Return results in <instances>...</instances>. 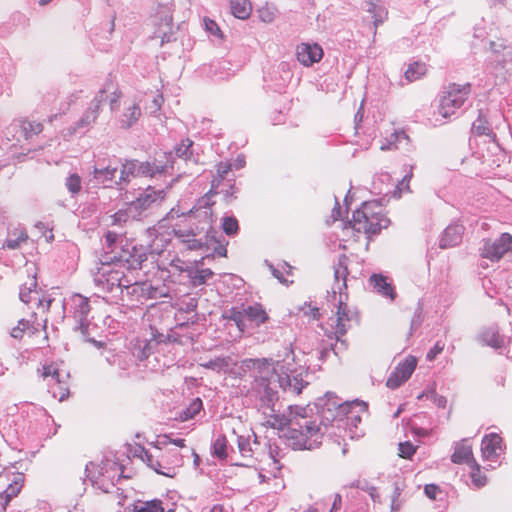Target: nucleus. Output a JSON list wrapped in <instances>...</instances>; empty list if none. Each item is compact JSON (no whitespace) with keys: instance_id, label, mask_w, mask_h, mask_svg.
I'll list each match as a JSON object with an SVG mask.
<instances>
[{"instance_id":"obj_1","label":"nucleus","mask_w":512,"mask_h":512,"mask_svg":"<svg viewBox=\"0 0 512 512\" xmlns=\"http://www.w3.org/2000/svg\"><path fill=\"white\" fill-rule=\"evenodd\" d=\"M263 387V401L266 399L267 405L262 411L264 420L262 426L270 427L276 430H283L286 426L289 428V416H281L275 413L274 402L277 401L276 388L283 390L292 389L295 394H300L303 385L291 384L289 375L281 361H272L270 359L258 360V388ZM261 391L258 389V393Z\"/></svg>"},{"instance_id":"obj_2","label":"nucleus","mask_w":512,"mask_h":512,"mask_svg":"<svg viewBox=\"0 0 512 512\" xmlns=\"http://www.w3.org/2000/svg\"><path fill=\"white\" fill-rule=\"evenodd\" d=\"M349 259L346 255H341L338 258L337 264L334 266V284L332 287V298L337 301L335 312L334 332L337 339L344 336L352 322L357 321V313L348 304L347 293V277L349 275L348 269Z\"/></svg>"},{"instance_id":"obj_3","label":"nucleus","mask_w":512,"mask_h":512,"mask_svg":"<svg viewBox=\"0 0 512 512\" xmlns=\"http://www.w3.org/2000/svg\"><path fill=\"white\" fill-rule=\"evenodd\" d=\"M389 224L390 220L384 207L377 201H367L353 212L352 219L344 227V231L346 235H351L355 242L360 241L362 237L368 241Z\"/></svg>"},{"instance_id":"obj_4","label":"nucleus","mask_w":512,"mask_h":512,"mask_svg":"<svg viewBox=\"0 0 512 512\" xmlns=\"http://www.w3.org/2000/svg\"><path fill=\"white\" fill-rule=\"evenodd\" d=\"M307 408L289 407V428L286 437L297 449H312L320 438V424L308 416Z\"/></svg>"},{"instance_id":"obj_5","label":"nucleus","mask_w":512,"mask_h":512,"mask_svg":"<svg viewBox=\"0 0 512 512\" xmlns=\"http://www.w3.org/2000/svg\"><path fill=\"white\" fill-rule=\"evenodd\" d=\"M128 260L118 259L111 263H102L95 274V283L106 292H110L114 287H128L130 280H124L125 271L129 270Z\"/></svg>"},{"instance_id":"obj_6","label":"nucleus","mask_w":512,"mask_h":512,"mask_svg":"<svg viewBox=\"0 0 512 512\" xmlns=\"http://www.w3.org/2000/svg\"><path fill=\"white\" fill-rule=\"evenodd\" d=\"M471 94V84L450 83L440 98L438 111L443 118H449L463 106Z\"/></svg>"},{"instance_id":"obj_7","label":"nucleus","mask_w":512,"mask_h":512,"mask_svg":"<svg viewBox=\"0 0 512 512\" xmlns=\"http://www.w3.org/2000/svg\"><path fill=\"white\" fill-rule=\"evenodd\" d=\"M143 460L156 473L170 478L183 465V456L176 450H167L157 457L145 452Z\"/></svg>"},{"instance_id":"obj_8","label":"nucleus","mask_w":512,"mask_h":512,"mask_svg":"<svg viewBox=\"0 0 512 512\" xmlns=\"http://www.w3.org/2000/svg\"><path fill=\"white\" fill-rule=\"evenodd\" d=\"M86 476L104 492H108L117 474L116 463L110 460L90 462L86 465Z\"/></svg>"},{"instance_id":"obj_9","label":"nucleus","mask_w":512,"mask_h":512,"mask_svg":"<svg viewBox=\"0 0 512 512\" xmlns=\"http://www.w3.org/2000/svg\"><path fill=\"white\" fill-rule=\"evenodd\" d=\"M512 242L510 233H502L499 238H485L479 248V255L492 262H498L507 253V246Z\"/></svg>"},{"instance_id":"obj_10","label":"nucleus","mask_w":512,"mask_h":512,"mask_svg":"<svg viewBox=\"0 0 512 512\" xmlns=\"http://www.w3.org/2000/svg\"><path fill=\"white\" fill-rule=\"evenodd\" d=\"M70 305L77 328L82 334H86L90 324L88 319L90 313L89 299L81 294H74L70 298Z\"/></svg>"},{"instance_id":"obj_11","label":"nucleus","mask_w":512,"mask_h":512,"mask_svg":"<svg viewBox=\"0 0 512 512\" xmlns=\"http://www.w3.org/2000/svg\"><path fill=\"white\" fill-rule=\"evenodd\" d=\"M416 366L417 359L414 356L406 357L388 377L386 382L387 387L395 389L401 386L410 378Z\"/></svg>"},{"instance_id":"obj_12","label":"nucleus","mask_w":512,"mask_h":512,"mask_svg":"<svg viewBox=\"0 0 512 512\" xmlns=\"http://www.w3.org/2000/svg\"><path fill=\"white\" fill-rule=\"evenodd\" d=\"M42 376L48 379V385L54 397L63 401L69 395L68 388L63 381V375L53 365L43 366Z\"/></svg>"},{"instance_id":"obj_13","label":"nucleus","mask_w":512,"mask_h":512,"mask_svg":"<svg viewBox=\"0 0 512 512\" xmlns=\"http://www.w3.org/2000/svg\"><path fill=\"white\" fill-rule=\"evenodd\" d=\"M324 52L320 45L301 43L296 47L297 60L304 66L309 67L318 63L323 58Z\"/></svg>"},{"instance_id":"obj_14","label":"nucleus","mask_w":512,"mask_h":512,"mask_svg":"<svg viewBox=\"0 0 512 512\" xmlns=\"http://www.w3.org/2000/svg\"><path fill=\"white\" fill-rule=\"evenodd\" d=\"M502 451V438L497 433L485 435L481 442V455L486 461L495 462Z\"/></svg>"},{"instance_id":"obj_15","label":"nucleus","mask_w":512,"mask_h":512,"mask_svg":"<svg viewBox=\"0 0 512 512\" xmlns=\"http://www.w3.org/2000/svg\"><path fill=\"white\" fill-rule=\"evenodd\" d=\"M451 461L455 464L470 465L476 461L473 454V447L467 439H462L457 442L454 447V452L451 455Z\"/></svg>"},{"instance_id":"obj_16","label":"nucleus","mask_w":512,"mask_h":512,"mask_svg":"<svg viewBox=\"0 0 512 512\" xmlns=\"http://www.w3.org/2000/svg\"><path fill=\"white\" fill-rule=\"evenodd\" d=\"M369 282L377 293L389 298L391 301L396 299L397 294L395 288L386 276L382 274H373L369 278Z\"/></svg>"},{"instance_id":"obj_17","label":"nucleus","mask_w":512,"mask_h":512,"mask_svg":"<svg viewBox=\"0 0 512 512\" xmlns=\"http://www.w3.org/2000/svg\"><path fill=\"white\" fill-rule=\"evenodd\" d=\"M463 227L461 225L448 226L440 239L439 246L442 249L452 248L457 246L462 241Z\"/></svg>"},{"instance_id":"obj_18","label":"nucleus","mask_w":512,"mask_h":512,"mask_svg":"<svg viewBox=\"0 0 512 512\" xmlns=\"http://www.w3.org/2000/svg\"><path fill=\"white\" fill-rule=\"evenodd\" d=\"M367 406L362 401H352L341 404L338 407V414L345 415L351 422H359L361 420L359 412L366 410Z\"/></svg>"},{"instance_id":"obj_19","label":"nucleus","mask_w":512,"mask_h":512,"mask_svg":"<svg viewBox=\"0 0 512 512\" xmlns=\"http://www.w3.org/2000/svg\"><path fill=\"white\" fill-rule=\"evenodd\" d=\"M35 280H31L30 286L28 288L22 287L20 290V299L24 303H30L32 300H38L39 306L44 310L48 311L51 305V299H39L38 292L35 290L36 288Z\"/></svg>"},{"instance_id":"obj_20","label":"nucleus","mask_w":512,"mask_h":512,"mask_svg":"<svg viewBox=\"0 0 512 512\" xmlns=\"http://www.w3.org/2000/svg\"><path fill=\"white\" fill-rule=\"evenodd\" d=\"M23 483H24L23 474H21V473L16 474L14 479L12 480V482L6 488V490L0 495V500L3 501L2 506H3L4 510L8 506L11 499L16 497L20 493V491L23 487Z\"/></svg>"},{"instance_id":"obj_21","label":"nucleus","mask_w":512,"mask_h":512,"mask_svg":"<svg viewBox=\"0 0 512 512\" xmlns=\"http://www.w3.org/2000/svg\"><path fill=\"white\" fill-rule=\"evenodd\" d=\"M164 195L162 191H155L148 188L143 194H141L135 201L130 205L131 208L145 209L151 204L163 199Z\"/></svg>"},{"instance_id":"obj_22","label":"nucleus","mask_w":512,"mask_h":512,"mask_svg":"<svg viewBox=\"0 0 512 512\" xmlns=\"http://www.w3.org/2000/svg\"><path fill=\"white\" fill-rule=\"evenodd\" d=\"M231 12L239 19H247L252 13L249 0H231Z\"/></svg>"},{"instance_id":"obj_23","label":"nucleus","mask_w":512,"mask_h":512,"mask_svg":"<svg viewBox=\"0 0 512 512\" xmlns=\"http://www.w3.org/2000/svg\"><path fill=\"white\" fill-rule=\"evenodd\" d=\"M174 234L180 240V242L186 244L187 248L190 250H198L203 246V243L195 238L196 234L194 232L174 230Z\"/></svg>"},{"instance_id":"obj_24","label":"nucleus","mask_w":512,"mask_h":512,"mask_svg":"<svg viewBox=\"0 0 512 512\" xmlns=\"http://www.w3.org/2000/svg\"><path fill=\"white\" fill-rule=\"evenodd\" d=\"M213 274V271L209 268L188 270V277L193 286L205 284Z\"/></svg>"},{"instance_id":"obj_25","label":"nucleus","mask_w":512,"mask_h":512,"mask_svg":"<svg viewBox=\"0 0 512 512\" xmlns=\"http://www.w3.org/2000/svg\"><path fill=\"white\" fill-rule=\"evenodd\" d=\"M148 164L137 163L136 161H128L123 164L121 171V179L128 181L130 175H138L139 173H146Z\"/></svg>"},{"instance_id":"obj_26","label":"nucleus","mask_w":512,"mask_h":512,"mask_svg":"<svg viewBox=\"0 0 512 512\" xmlns=\"http://www.w3.org/2000/svg\"><path fill=\"white\" fill-rule=\"evenodd\" d=\"M117 172L116 167L107 166L104 168H94L93 170V176L94 179L102 184H107L109 182H112L115 178V174Z\"/></svg>"},{"instance_id":"obj_27","label":"nucleus","mask_w":512,"mask_h":512,"mask_svg":"<svg viewBox=\"0 0 512 512\" xmlns=\"http://www.w3.org/2000/svg\"><path fill=\"white\" fill-rule=\"evenodd\" d=\"M471 471H470V478L473 483V485L477 488H481L487 484V477L482 472L481 466L478 464L477 461H473L472 464L469 465Z\"/></svg>"},{"instance_id":"obj_28","label":"nucleus","mask_w":512,"mask_h":512,"mask_svg":"<svg viewBox=\"0 0 512 512\" xmlns=\"http://www.w3.org/2000/svg\"><path fill=\"white\" fill-rule=\"evenodd\" d=\"M427 72L426 65L424 63L414 62L410 64L405 71V78L409 82L416 81L424 76Z\"/></svg>"},{"instance_id":"obj_29","label":"nucleus","mask_w":512,"mask_h":512,"mask_svg":"<svg viewBox=\"0 0 512 512\" xmlns=\"http://www.w3.org/2000/svg\"><path fill=\"white\" fill-rule=\"evenodd\" d=\"M413 177V167L410 166L401 181L396 185L394 196L400 198L403 194L411 192L410 181Z\"/></svg>"},{"instance_id":"obj_30","label":"nucleus","mask_w":512,"mask_h":512,"mask_svg":"<svg viewBox=\"0 0 512 512\" xmlns=\"http://www.w3.org/2000/svg\"><path fill=\"white\" fill-rule=\"evenodd\" d=\"M472 131H473V133H475L478 136L493 135V131H492L488 121L482 114H479L477 120L473 123Z\"/></svg>"},{"instance_id":"obj_31","label":"nucleus","mask_w":512,"mask_h":512,"mask_svg":"<svg viewBox=\"0 0 512 512\" xmlns=\"http://www.w3.org/2000/svg\"><path fill=\"white\" fill-rule=\"evenodd\" d=\"M141 115L140 107L136 104L128 107L126 112L123 114L122 125L124 127H130L133 125Z\"/></svg>"},{"instance_id":"obj_32","label":"nucleus","mask_w":512,"mask_h":512,"mask_svg":"<svg viewBox=\"0 0 512 512\" xmlns=\"http://www.w3.org/2000/svg\"><path fill=\"white\" fill-rule=\"evenodd\" d=\"M202 408V401L199 398L194 399L189 406L180 414V421H187L192 419L200 412Z\"/></svg>"},{"instance_id":"obj_33","label":"nucleus","mask_w":512,"mask_h":512,"mask_svg":"<svg viewBox=\"0 0 512 512\" xmlns=\"http://www.w3.org/2000/svg\"><path fill=\"white\" fill-rule=\"evenodd\" d=\"M391 135L395 137V140L391 141L388 145H381L380 148L382 150L398 148L400 144L408 143L409 141V137L407 136L404 130L393 129V131H391Z\"/></svg>"},{"instance_id":"obj_34","label":"nucleus","mask_w":512,"mask_h":512,"mask_svg":"<svg viewBox=\"0 0 512 512\" xmlns=\"http://www.w3.org/2000/svg\"><path fill=\"white\" fill-rule=\"evenodd\" d=\"M227 448V440L225 436H219L213 443L212 453L214 456L225 459L227 457L226 453Z\"/></svg>"},{"instance_id":"obj_35","label":"nucleus","mask_w":512,"mask_h":512,"mask_svg":"<svg viewBox=\"0 0 512 512\" xmlns=\"http://www.w3.org/2000/svg\"><path fill=\"white\" fill-rule=\"evenodd\" d=\"M65 185L70 193L78 194L81 190V178L78 174H70L66 178Z\"/></svg>"},{"instance_id":"obj_36","label":"nucleus","mask_w":512,"mask_h":512,"mask_svg":"<svg viewBox=\"0 0 512 512\" xmlns=\"http://www.w3.org/2000/svg\"><path fill=\"white\" fill-rule=\"evenodd\" d=\"M204 25L205 30L216 39L222 40L223 39V33L220 30L219 26L214 20L205 18L204 19Z\"/></svg>"},{"instance_id":"obj_37","label":"nucleus","mask_w":512,"mask_h":512,"mask_svg":"<svg viewBox=\"0 0 512 512\" xmlns=\"http://www.w3.org/2000/svg\"><path fill=\"white\" fill-rule=\"evenodd\" d=\"M399 453L398 455L401 458L410 459L416 452V446H414L411 442L405 441L399 443Z\"/></svg>"},{"instance_id":"obj_38","label":"nucleus","mask_w":512,"mask_h":512,"mask_svg":"<svg viewBox=\"0 0 512 512\" xmlns=\"http://www.w3.org/2000/svg\"><path fill=\"white\" fill-rule=\"evenodd\" d=\"M259 17L263 22L270 23L274 20L276 15V8L266 4L259 11Z\"/></svg>"},{"instance_id":"obj_39","label":"nucleus","mask_w":512,"mask_h":512,"mask_svg":"<svg viewBox=\"0 0 512 512\" xmlns=\"http://www.w3.org/2000/svg\"><path fill=\"white\" fill-rule=\"evenodd\" d=\"M30 328V323L29 321L25 320V319H21L18 321V324L17 326H15L14 328H12L11 330V336L15 339H21L24 335V333L29 330Z\"/></svg>"},{"instance_id":"obj_40","label":"nucleus","mask_w":512,"mask_h":512,"mask_svg":"<svg viewBox=\"0 0 512 512\" xmlns=\"http://www.w3.org/2000/svg\"><path fill=\"white\" fill-rule=\"evenodd\" d=\"M238 447L241 455L243 457L251 458L253 455V450L250 444V440L240 436L238 437Z\"/></svg>"},{"instance_id":"obj_41","label":"nucleus","mask_w":512,"mask_h":512,"mask_svg":"<svg viewBox=\"0 0 512 512\" xmlns=\"http://www.w3.org/2000/svg\"><path fill=\"white\" fill-rule=\"evenodd\" d=\"M202 366L216 371H226L229 364L226 359L218 358L215 360H211L205 364H202Z\"/></svg>"},{"instance_id":"obj_42","label":"nucleus","mask_w":512,"mask_h":512,"mask_svg":"<svg viewBox=\"0 0 512 512\" xmlns=\"http://www.w3.org/2000/svg\"><path fill=\"white\" fill-rule=\"evenodd\" d=\"M222 228L227 235H233L238 230V222L233 217H225L222 222Z\"/></svg>"},{"instance_id":"obj_43","label":"nucleus","mask_w":512,"mask_h":512,"mask_svg":"<svg viewBox=\"0 0 512 512\" xmlns=\"http://www.w3.org/2000/svg\"><path fill=\"white\" fill-rule=\"evenodd\" d=\"M192 141L189 139L182 140L181 143L176 147L175 153L179 157H189L191 156V147Z\"/></svg>"},{"instance_id":"obj_44","label":"nucleus","mask_w":512,"mask_h":512,"mask_svg":"<svg viewBox=\"0 0 512 512\" xmlns=\"http://www.w3.org/2000/svg\"><path fill=\"white\" fill-rule=\"evenodd\" d=\"M21 127L25 132L26 136H29L31 134H38L42 130V125L40 123L30 122L26 120L22 121Z\"/></svg>"},{"instance_id":"obj_45","label":"nucleus","mask_w":512,"mask_h":512,"mask_svg":"<svg viewBox=\"0 0 512 512\" xmlns=\"http://www.w3.org/2000/svg\"><path fill=\"white\" fill-rule=\"evenodd\" d=\"M27 240V234L20 232L16 239H8L4 242L3 248L16 249Z\"/></svg>"},{"instance_id":"obj_46","label":"nucleus","mask_w":512,"mask_h":512,"mask_svg":"<svg viewBox=\"0 0 512 512\" xmlns=\"http://www.w3.org/2000/svg\"><path fill=\"white\" fill-rule=\"evenodd\" d=\"M232 163L231 161H224V162H220L218 165H217V175L220 177V178H224L228 175V173L230 171H232Z\"/></svg>"},{"instance_id":"obj_47","label":"nucleus","mask_w":512,"mask_h":512,"mask_svg":"<svg viewBox=\"0 0 512 512\" xmlns=\"http://www.w3.org/2000/svg\"><path fill=\"white\" fill-rule=\"evenodd\" d=\"M424 491L426 496L432 500H435L437 495L440 493L439 487L435 484H427Z\"/></svg>"},{"instance_id":"obj_48","label":"nucleus","mask_w":512,"mask_h":512,"mask_svg":"<svg viewBox=\"0 0 512 512\" xmlns=\"http://www.w3.org/2000/svg\"><path fill=\"white\" fill-rule=\"evenodd\" d=\"M444 349V345L441 344L440 342H437L430 350L429 352L427 353V359L429 361H432L436 358V356L438 354H440Z\"/></svg>"},{"instance_id":"obj_49","label":"nucleus","mask_w":512,"mask_h":512,"mask_svg":"<svg viewBox=\"0 0 512 512\" xmlns=\"http://www.w3.org/2000/svg\"><path fill=\"white\" fill-rule=\"evenodd\" d=\"M163 439H164V441L162 442L163 444L171 443V444H174L181 448L185 447L184 439H172L169 435H164Z\"/></svg>"},{"instance_id":"obj_50","label":"nucleus","mask_w":512,"mask_h":512,"mask_svg":"<svg viewBox=\"0 0 512 512\" xmlns=\"http://www.w3.org/2000/svg\"><path fill=\"white\" fill-rule=\"evenodd\" d=\"M170 266L179 272H187L188 273V270H191V268H185L183 261L180 259L172 260L170 263Z\"/></svg>"},{"instance_id":"obj_51","label":"nucleus","mask_w":512,"mask_h":512,"mask_svg":"<svg viewBox=\"0 0 512 512\" xmlns=\"http://www.w3.org/2000/svg\"><path fill=\"white\" fill-rule=\"evenodd\" d=\"M232 163V169L233 170H239L242 169L245 166V158L242 155L237 156L236 159L231 161Z\"/></svg>"},{"instance_id":"obj_52","label":"nucleus","mask_w":512,"mask_h":512,"mask_svg":"<svg viewBox=\"0 0 512 512\" xmlns=\"http://www.w3.org/2000/svg\"><path fill=\"white\" fill-rule=\"evenodd\" d=\"M434 404L439 408H445L447 406V399L442 395H435L433 398Z\"/></svg>"},{"instance_id":"obj_53","label":"nucleus","mask_w":512,"mask_h":512,"mask_svg":"<svg viewBox=\"0 0 512 512\" xmlns=\"http://www.w3.org/2000/svg\"><path fill=\"white\" fill-rule=\"evenodd\" d=\"M268 321H269V316H268L267 312L260 305H258V324L266 323Z\"/></svg>"},{"instance_id":"obj_54","label":"nucleus","mask_w":512,"mask_h":512,"mask_svg":"<svg viewBox=\"0 0 512 512\" xmlns=\"http://www.w3.org/2000/svg\"><path fill=\"white\" fill-rule=\"evenodd\" d=\"M341 504H342V497L340 494H336L334 497V501H333L330 511L334 512V511L339 510L341 508Z\"/></svg>"},{"instance_id":"obj_55","label":"nucleus","mask_w":512,"mask_h":512,"mask_svg":"<svg viewBox=\"0 0 512 512\" xmlns=\"http://www.w3.org/2000/svg\"><path fill=\"white\" fill-rule=\"evenodd\" d=\"M214 254L220 256V257H226L227 255V249L225 246H219L214 249Z\"/></svg>"},{"instance_id":"obj_56","label":"nucleus","mask_w":512,"mask_h":512,"mask_svg":"<svg viewBox=\"0 0 512 512\" xmlns=\"http://www.w3.org/2000/svg\"><path fill=\"white\" fill-rule=\"evenodd\" d=\"M113 217H114V222H117L120 220L126 221V213H124L122 211L115 213Z\"/></svg>"},{"instance_id":"obj_57","label":"nucleus","mask_w":512,"mask_h":512,"mask_svg":"<svg viewBox=\"0 0 512 512\" xmlns=\"http://www.w3.org/2000/svg\"><path fill=\"white\" fill-rule=\"evenodd\" d=\"M210 512H223V507L221 505H215L211 508Z\"/></svg>"},{"instance_id":"obj_58","label":"nucleus","mask_w":512,"mask_h":512,"mask_svg":"<svg viewBox=\"0 0 512 512\" xmlns=\"http://www.w3.org/2000/svg\"><path fill=\"white\" fill-rule=\"evenodd\" d=\"M193 456H194V465L195 466H198L199 465V462H200V457L199 455L193 451Z\"/></svg>"},{"instance_id":"obj_59","label":"nucleus","mask_w":512,"mask_h":512,"mask_svg":"<svg viewBox=\"0 0 512 512\" xmlns=\"http://www.w3.org/2000/svg\"><path fill=\"white\" fill-rule=\"evenodd\" d=\"M491 346L493 347H499L501 345V341H499L498 339L494 340L493 342H490L489 343Z\"/></svg>"},{"instance_id":"obj_60","label":"nucleus","mask_w":512,"mask_h":512,"mask_svg":"<svg viewBox=\"0 0 512 512\" xmlns=\"http://www.w3.org/2000/svg\"><path fill=\"white\" fill-rule=\"evenodd\" d=\"M154 102H155L157 108L159 109L160 106H161L162 97H159V98L155 99Z\"/></svg>"},{"instance_id":"obj_61","label":"nucleus","mask_w":512,"mask_h":512,"mask_svg":"<svg viewBox=\"0 0 512 512\" xmlns=\"http://www.w3.org/2000/svg\"><path fill=\"white\" fill-rule=\"evenodd\" d=\"M395 140V137L391 135V133L389 134V138L387 139V144L388 145L391 141Z\"/></svg>"},{"instance_id":"obj_62","label":"nucleus","mask_w":512,"mask_h":512,"mask_svg":"<svg viewBox=\"0 0 512 512\" xmlns=\"http://www.w3.org/2000/svg\"><path fill=\"white\" fill-rule=\"evenodd\" d=\"M51 0H40V4L41 5H45L47 3H49Z\"/></svg>"},{"instance_id":"obj_63","label":"nucleus","mask_w":512,"mask_h":512,"mask_svg":"<svg viewBox=\"0 0 512 512\" xmlns=\"http://www.w3.org/2000/svg\"><path fill=\"white\" fill-rule=\"evenodd\" d=\"M95 119H96V113H93L92 118H91V120H90V121H88V123H90V122L94 121Z\"/></svg>"},{"instance_id":"obj_64","label":"nucleus","mask_w":512,"mask_h":512,"mask_svg":"<svg viewBox=\"0 0 512 512\" xmlns=\"http://www.w3.org/2000/svg\"><path fill=\"white\" fill-rule=\"evenodd\" d=\"M318 315H319V309H315L314 316H315V317H318Z\"/></svg>"}]
</instances>
